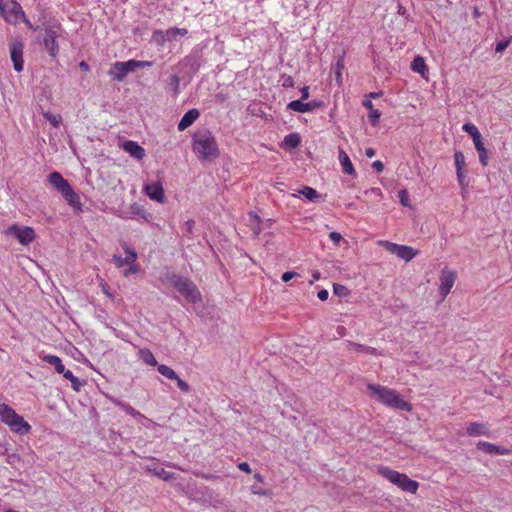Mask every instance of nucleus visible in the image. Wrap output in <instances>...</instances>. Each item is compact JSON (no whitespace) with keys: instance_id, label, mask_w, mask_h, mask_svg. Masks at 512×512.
Segmentation results:
<instances>
[{"instance_id":"nucleus-1","label":"nucleus","mask_w":512,"mask_h":512,"mask_svg":"<svg viewBox=\"0 0 512 512\" xmlns=\"http://www.w3.org/2000/svg\"><path fill=\"white\" fill-rule=\"evenodd\" d=\"M163 281L173 286L189 303L195 304L202 300L198 287L188 277L167 271L163 275Z\"/></svg>"},{"instance_id":"nucleus-2","label":"nucleus","mask_w":512,"mask_h":512,"mask_svg":"<svg viewBox=\"0 0 512 512\" xmlns=\"http://www.w3.org/2000/svg\"><path fill=\"white\" fill-rule=\"evenodd\" d=\"M367 388L373 398L389 408L403 411H411L412 409L411 404L402 399L396 390L378 384H368Z\"/></svg>"},{"instance_id":"nucleus-3","label":"nucleus","mask_w":512,"mask_h":512,"mask_svg":"<svg viewBox=\"0 0 512 512\" xmlns=\"http://www.w3.org/2000/svg\"><path fill=\"white\" fill-rule=\"evenodd\" d=\"M193 149L202 160H210L219 156L215 137L208 130L199 131L194 134Z\"/></svg>"},{"instance_id":"nucleus-4","label":"nucleus","mask_w":512,"mask_h":512,"mask_svg":"<svg viewBox=\"0 0 512 512\" xmlns=\"http://www.w3.org/2000/svg\"><path fill=\"white\" fill-rule=\"evenodd\" d=\"M0 418L13 432L25 435L31 431L29 423L7 404H0Z\"/></svg>"},{"instance_id":"nucleus-5","label":"nucleus","mask_w":512,"mask_h":512,"mask_svg":"<svg viewBox=\"0 0 512 512\" xmlns=\"http://www.w3.org/2000/svg\"><path fill=\"white\" fill-rule=\"evenodd\" d=\"M379 474L389 480L391 483L399 487L405 492L415 494L418 490L419 483L410 479L406 474L392 470L388 467L381 466L378 469Z\"/></svg>"},{"instance_id":"nucleus-6","label":"nucleus","mask_w":512,"mask_h":512,"mask_svg":"<svg viewBox=\"0 0 512 512\" xmlns=\"http://www.w3.org/2000/svg\"><path fill=\"white\" fill-rule=\"evenodd\" d=\"M152 62L140 61V60H129L126 62H115L109 71V75L119 82L123 81L128 73L134 72L138 68L149 67Z\"/></svg>"},{"instance_id":"nucleus-7","label":"nucleus","mask_w":512,"mask_h":512,"mask_svg":"<svg viewBox=\"0 0 512 512\" xmlns=\"http://www.w3.org/2000/svg\"><path fill=\"white\" fill-rule=\"evenodd\" d=\"M6 234L14 236L19 243L24 246L29 245L36 237L35 231L32 227L19 226L17 224H13L8 227Z\"/></svg>"},{"instance_id":"nucleus-8","label":"nucleus","mask_w":512,"mask_h":512,"mask_svg":"<svg viewBox=\"0 0 512 512\" xmlns=\"http://www.w3.org/2000/svg\"><path fill=\"white\" fill-rule=\"evenodd\" d=\"M380 244L390 253L397 255L399 258L410 261L412 260L417 254L418 251L414 248L406 245H399L390 241H381Z\"/></svg>"},{"instance_id":"nucleus-9","label":"nucleus","mask_w":512,"mask_h":512,"mask_svg":"<svg viewBox=\"0 0 512 512\" xmlns=\"http://www.w3.org/2000/svg\"><path fill=\"white\" fill-rule=\"evenodd\" d=\"M10 48V57L13 62V67L16 72H21L24 69V61H23V49L24 44L18 38H13L9 44Z\"/></svg>"},{"instance_id":"nucleus-10","label":"nucleus","mask_w":512,"mask_h":512,"mask_svg":"<svg viewBox=\"0 0 512 512\" xmlns=\"http://www.w3.org/2000/svg\"><path fill=\"white\" fill-rule=\"evenodd\" d=\"M58 26H49L45 29L43 36V45L51 57H56L59 52V45L57 42Z\"/></svg>"},{"instance_id":"nucleus-11","label":"nucleus","mask_w":512,"mask_h":512,"mask_svg":"<svg viewBox=\"0 0 512 512\" xmlns=\"http://www.w3.org/2000/svg\"><path fill=\"white\" fill-rule=\"evenodd\" d=\"M455 166H456V176L461 186L462 190L465 191L468 187L467 177V169L465 163L464 154L461 151H456L454 154Z\"/></svg>"},{"instance_id":"nucleus-12","label":"nucleus","mask_w":512,"mask_h":512,"mask_svg":"<svg viewBox=\"0 0 512 512\" xmlns=\"http://www.w3.org/2000/svg\"><path fill=\"white\" fill-rule=\"evenodd\" d=\"M455 279L456 275L453 271L447 268H444L441 271L439 292L443 299L450 293V290L454 285Z\"/></svg>"},{"instance_id":"nucleus-13","label":"nucleus","mask_w":512,"mask_h":512,"mask_svg":"<svg viewBox=\"0 0 512 512\" xmlns=\"http://www.w3.org/2000/svg\"><path fill=\"white\" fill-rule=\"evenodd\" d=\"M322 106L323 102L317 100H312L307 103H304L301 100H293L288 103L287 108L295 112L306 113Z\"/></svg>"},{"instance_id":"nucleus-14","label":"nucleus","mask_w":512,"mask_h":512,"mask_svg":"<svg viewBox=\"0 0 512 512\" xmlns=\"http://www.w3.org/2000/svg\"><path fill=\"white\" fill-rule=\"evenodd\" d=\"M144 191L146 195L154 201L159 203H164L165 201V193L161 183L155 182L145 185Z\"/></svg>"},{"instance_id":"nucleus-15","label":"nucleus","mask_w":512,"mask_h":512,"mask_svg":"<svg viewBox=\"0 0 512 512\" xmlns=\"http://www.w3.org/2000/svg\"><path fill=\"white\" fill-rule=\"evenodd\" d=\"M121 147L131 157L137 160H142L146 155L145 149L142 146H140L137 142L132 140L124 141Z\"/></svg>"},{"instance_id":"nucleus-16","label":"nucleus","mask_w":512,"mask_h":512,"mask_svg":"<svg viewBox=\"0 0 512 512\" xmlns=\"http://www.w3.org/2000/svg\"><path fill=\"white\" fill-rule=\"evenodd\" d=\"M123 249H124L125 253L127 254L126 257L122 258L121 256H117V255L113 256V261L117 265V267H122L126 264L127 265L134 264V262L137 259L136 251L133 248L129 247L126 243H124Z\"/></svg>"},{"instance_id":"nucleus-17","label":"nucleus","mask_w":512,"mask_h":512,"mask_svg":"<svg viewBox=\"0 0 512 512\" xmlns=\"http://www.w3.org/2000/svg\"><path fill=\"white\" fill-rule=\"evenodd\" d=\"M48 181L61 194L70 184L59 172H52L48 175Z\"/></svg>"},{"instance_id":"nucleus-18","label":"nucleus","mask_w":512,"mask_h":512,"mask_svg":"<svg viewBox=\"0 0 512 512\" xmlns=\"http://www.w3.org/2000/svg\"><path fill=\"white\" fill-rule=\"evenodd\" d=\"M199 116H200V113L195 108L187 111L178 123L179 131H184L185 129H187L198 119Z\"/></svg>"},{"instance_id":"nucleus-19","label":"nucleus","mask_w":512,"mask_h":512,"mask_svg":"<svg viewBox=\"0 0 512 512\" xmlns=\"http://www.w3.org/2000/svg\"><path fill=\"white\" fill-rule=\"evenodd\" d=\"M61 195L64 197V199L67 201V203L78 210H82V204L80 202L79 195L72 189L71 186H69L66 190H64Z\"/></svg>"},{"instance_id":"nucleus-20","label":"nucleus","mask_w":512,"mask_h":512,"mask_svg":"<svg viewBox=\"0 0 512 512\" xmlns=\"http://www.w3.org/2000/svg\"><path fill=\"white\" fill-rule=\"evenodd\" d=\"M339 160L342 166L343 171L346 174L353 175L355 173V169L353 167V164L347 155V153L343 149H339Z\"/></svg>"},{"instance_id":"nucleus-21","label":"nucleus","mask_w":512,"mask_h":512,"mask_svg":"<svg viewBox=\"0 0 512 512\" xmlns=\"http://www.w3.org/2000/svg\"><path fill=\"white\" fill-rule=\"evenodd\" d=\"M411 69L421 74L423 78H427L428 68L423 57L416 56L411 63Z\"/></svg>"},{"instance_id":"nucleus-22","label":"nucleus","mask_w":512,"mask_h":512,"mask_svg":"<svg viewBox=\"0 0 512 512\" xmlns=\"http://www.w3.org/2000/svg\"><path fill=\"white\" fill-rule=\"evenodd\" d=\"M473 143L475 145V149L477 150V152L479 154L480 163L483 166H487L488 165V154H487L486 148L484 147V143L482 141V136L480 138H477L476 140H474Z\"/></svg>"},{"instance_id":"nucleus-23","label":"nucleus","mask_w":512,"mask_h":512,"mask_svg":"<svg viewBox=\"0 0 512 512\" xmlns=\"http://www.w3.org/2000/svg\"><path fill=\"white\" fill-rule=\"evenodd\" d=\"M147 470L151 472L153 475L168 481L175 478V474L173 472L166 471L165 469L158 466H147Z\"/></svg>"},{"instance_id":"nucleus-24","label":"nucleus","mask_w":512,"mask_h":512,"mask_svg":"<svg viewBox=\"0 0 512 512\" xmlns=\"http://www.w3.org/2000/svg\"><path fill=\"white\" fill-rule=\"evenodd\" d=\"M467 434L470 436L488 435V429L484 424L472 422L467 427Z\"/></svg>"},{"instance_id":"nucleus-25","label":"nucleus","mask_w":512,"mask_h":512,"mask_svg":"<svg viewBox=\"0 0 512 512\" xmlns=\"http://www.w3.org/2000/svg\"><path fill=\"white\" fill-rule=\"evenodd\" d=\"M477 448L489 454H504L506 452V450L501 448L500 446H496L492 443L482 441L477 444Z\"/></svg>"},{"instance_id":"nucleus-26","label":"nucleus","mask_w":512,"mask_h":512,"mask_svg":"<svg viewBox=\"0 0 512 512\" xmlns=\"http://www.w3.org/2000/svg\"><path fill=\"white\" fill-rule=\"evenodd\" d=\"M112 402L114 405L121 408L123 411L133 417H144L139 411L135 410L132 406L119 399H112Z\"/></svg>"},{"instance_id":"nucleus-27","label":"nucleus","mask_w":512,"mask_h":512,"mask_svg":"<svg viewBox=\"0 0 512 512\" xmlns=\"http://www.w3.org/2000/svg\"><path fill=\"white\" fill-rule=\"evenodd\" d=\"M42 359H43V361L53 365L57 373L61 374L62 372H64L65 367L62 364V361H61V359L58 356H56V355H44L42 357Z\"/></svg>"},{"instance_id":"nucleus-28","label":"nucleus","mask_w":512,"mask_h":512,"mask_svg":"<svg viewBox=\"0 0 512 512\" xmlns=\"http://www.w3.org/2000/svg\"><path fill=\"white\" fill-rule=\"evenodd\" d=\"M139 356H140V359L147 365H150V366L158 365L157 360L155 359L153 353L147 348L139 350Z\"/></svg>"},{"instance_id":"nucleus-29","label":"nucleus","mask_w":512,"mask_h":512,"mask_svg":"<svg viewBox=\"0 0 512 512\" xmlns=\"http://www.w3.org/2000/svg\"><path fill=\"white\" fill-rule=\"evenodd\" d=\"M299 193L312 202H317L320 198L319 193L314 188L309 186H304L301 190H299Z\"/></svg>"},{"instance_id":"nucleus-30","label":"nucleus","mask_w":512,"mask_h":512,"mask_svg":"<svg viewBox=\"0 0 512 512\" xmlns=\"http://www.w3.org/2000/svg\"><path fill=\"white\" fill-rule=\"evenodd\" d=\"M301 138L298 133H291L285 136L284 145L290 148H296L300 145Z\"/></svg>"},{"instance_id":"nucleus-31","label":"nucleus","mask_w":512,"mask_h":512,"mask_svg":"<svg viewBox=\"0 0 512 512\" xmlns=\"http://www.w3.org/2000/svg\"><path fill=\"white\" fill-rule=\"evenodd\" d=\"M348 348L354 349L357 352H365L370 355L376 354V349L370 346H365L363 344L355 343V342H348Z\"/></svg>"},{"instance_id":"nucleus-32","label":"nucleus","mask_w":512,"mask_h":512,"mask_svg":"<svg viewBox=\"0 0 512 512\" xmlns=\"http://www.w3.org/2000/svg\"><path fill=\"white\" fill-rule=\"evenodd\" d=\"M158 372L168 379H178V375L175 373V371L167 365H158Z\"/></svg>"},{"instance_id":"nucleus-33","label":"nucleus","mask_w":512,"mask_h":512,"mask_svg":"<svg viewBox=\"0 0 512 512\" xmlns=\"http://www.w3.org/2000/svg\"><path fill=\"white\" fill-rule=\"evenodd\" d=\"M10 6L11 7L8 11L15 17L16 20L19 17H23V18L25 17L24 11L18 2L11 0Z\"/></svg>"},{"instance_id":"nucleus-34","label":"nucleus","mask_w":512,"mask_h":512,"mask_svg":"<svg viewBox=\"0 0 512 512\" xmlns=\"http://www.w3.org/2000/svg\"><path fill=\"white\" fill-rule=\"evenodd\" d=\"M188 33L185 28H171L166 31L168 40H175L177 36H185Z\"/></svg>"},{"instance_id":"nucleus-35","label":"nucleus","mask_w":512,"mask_h":512,"mask_svg":"<svg viewBox=\"0 0 512 512\" xmlns=\"http://www.w3.org/2000/svg\"><path fill=\"white\" fill-rule=\"evenodd\" d=\"M462 129L471 136L473 141L481 137V134L478 131L477 127L472 123L464 124Z\"/></svg>"},{"instance_id":"nucleus-36","label":"nucleus","mask_w":512,"mask_h":512,"mask_svg":"<svg viewBox=\"0 0 512 512\" xmlns=\"http://www.w3.org/2000/svg\"><path fill=\"white\" fill-rule=\"evenodd\" d=\"M131 212L132 214L137 215L146 221H149V217L151 216L149 213L146 212V210L143 207L137 204H133L131 206Z\"/></svg>"},{"instance_id":"nucleus-37","label":"nucleus","mask_w":512,"mask_h":512,"mask_svg":"<svg viewBox=\"0 0 512 512\" xmlns=\"http://www.w3.org/2000/svg\"><path fill=\"white\" fill-rule=\"evenodd\" d=\"M333 292L340 298L347 297L350 294L349 289L341 284H333Z\"/></svg>"},{"instance_id":"nucleus-38","label":"nucleus","mask_w":512,"mask_h":512,"mask_svg":"<svg viewBox=\"0 0 512 512\" xmlns=\"http://www.w3.org/2000/svg\"><path fill=\"white\" fill-rule=\"evenodd\" d=\"M44 118L51 123L54 127H58L61 122V116L59 114H52L50 112L44 113Z\"/></svg>"},{"instance_id":"nucleus-39","label":"nucleus","mask_w":512,"mask_h":512,"mask_svg":"<svg viewBox=\"0 0 512 512\" xmlns=\"http://www.w3.org/2000/svg\"><path fill=\"white\" fill-rule=\"evenodd\" d=\"M380 116H381V112L377 109L371 110L368 113L369 121L373 126H375L379 123Z\"/></svg>"},{"instance_id":"nucleus-40","label":"nucleus","mask_w":512,"mask_h":512,"mask_svg":"<svg viewBox=\"0 0 512 512\" xmlns=\"http://www.w3.org/2000/svg\"><path fill=\"white\" fill-rule=\"evenodd\" d=\"M168 83L170 86L173 87L174 94L175 95L178 94L179 85H180V78L178 77V75H176V74L171 75Z\"/></svg>"},{"instance_id":"nucleus-41","label":"nucleus","mask_w":512,"mask_h":512,"mask_svg":"<svg viewBox=\"0 0 512 512\" xmlns=\"http://www.w3.org/2000/svg\"><path fill=\"white\" fill-rule=\"evenodd\" d=\"M398 196H399V199H400V202L403 206L405 207H409L410 206V203H409V195H408V192L407 190L403 189V190H400L398 192Z\"/></svg>"},{"instance_id":"nucleus-42","label":"nucleus","mask_w":512,"mask_h":512,"mask_svg":"<svg viewBox=\"0 0 512 512\" xmlns=\"http://www.w3.org/2000/svg\"><path fill=\"white\" fill-rule=\"evenodd\" d=\"M344 68V64H343V60L342 59H338L336 64H335V75H336V80L337 82H341V70Z\"/></svg>"},{"instance_id":"nucleus-43","label":"nucleus","mask_w":512,"mask_h":512,"mask_svg":"<svg viewBox=\"0 0 512 512\" xmlns=\"http://www.w3.org/2000/svg\"><path fill=\"white\" fill-rule=\"evenodd\" d=\"M281 80H282V86L285 88H290V87L294 86V80L290 75H286V74L282 75Z\"/></svg>"},{"instance_id":"nucleus-44","label":"nucleus","mask_w":512,"mask_h":512,"mask_svg":"<svg viewBox=\"0 0 512 512\" xmlns=\"http://www.w3.org/2000/svg\"><path fill=\"white\" fill-rule=\"evenodd\" d=\"M177 381V386L178 388L182 391V392H185V393H188L190 392L191 388L189 386V384L182 380L179 376H178V379H175Z\"/></svg>"},{"instance_id":"nucleus-45","label":"nucleus","mask_w":512,"mask_h":512,"mask_svg":"<svg viewBox=\"0 0 512 512\" xmlns=\"http://www.w3.org/2000/svg\"><path fill=\"white\" fill-rule=\"evenodd\" d=\"M510 42H511V38L498 42L496 44L495 51L497 53L503 52L509 46Z\"/></svg>"},{"instance_id":"nucleus-46","label":"nucleus","mask_w":512,"mask_h":512,"mask_svg":"<svg viewBox=\"0 0 512 512\" xmlns=\"http://www.w3.org/2000/svg\"><path fill=\"white\" fill-rule=\"evenodd\" d=\"M297 276H299L298 273L293 272V271H287V272L282 274V281L283 282H288V281H290L291 279H293V278H295Z\"/></svg>"},{"instance_id":"nucleus-47","label":"nucleus","mask_w":512,"mask_h":512,"mask_svg":"<svg viewBox=\"0 0 512 512\" xmlns=\"http://www.w3.org/2000/svg\"><path fill=\"white\" fill-rule=\"evenodd\" d=\"M11 0H0V13L4 14L10 9Z\"/></svg>"},{"instance_id":"nucleus-48","label":"nucleus","mask_w":512,"mask_h":512,"mask_svg":"<svg viewBox=\"0 0 512 512\" xmlns=\"http://www.w3.org/2000/svg\"><path fill=\"white\" fill-rule=\"evenodd\" d=\"M329 238L338 245L340 241L342 240V235L336 231H333L329 234Z\"/></svg>"},{"instance_id":"nucleus-49","label":"nucleus","mask_w":512,"mask_h":512,"mask_svg":"<svg viewBox=\"0 0 512 512\" xmlns=\"http://www.w3.org/2000/svg\"><path fill=\"white\" fill-rule=\"evenodd\" d=\"M372 168L377 173H381L384 170V164L380 160H376L372 163Z\"/></svg>"},{"instance_id":"nucleus-50","label":"nucleus","mask_w":512,"mask_h":512,"mask_svg":"<svg viewBox=\"0 0 512 512\" xmlns=\"http://www.w3.org/2000/svg\"><path fill=\"white\" fill-rule=\"evenodd\" d=\"M195 226V221L192 220V219H189L188 221H186L185 223V227H186V232L189 234V235H192L193 234V228Z\"/></svg>"},{"instance_id":"nucleus-51","label":"nucleus","mask_w":512,"mask_h":512,"mask_svg":"<svg viewBox=\"0 0 512 512\" xmlns=\"http://www.w3.org/2000/svg\"><path fill=\"white\" fill-rule=\"evenodd\" d=\"M71 384H72V388L75 391H77V392L80 391L82 383L80 382V380L77 377L74 379H71Z\"/></svg>"},{"instance_id":"nucleus-52","label":"nucleus","mask_w":512,"mask_h":512,"mask_svg":"<svg viewBox=\"0 0 512 512\" xmlns=\"http://www.w3.org/2000/svg\"><path fill=\"white\" fill-rule=\"evenodd\" d=\"M317 296L321 301H326L328 299L329 292L326 289H322L318 292Z\"/></svg>"},{"instance_id":"nucleus-53","label":"nucleus","mask_w":512,"mask_h":512,"mask_svg":"<svg viewBox=\"0 0 512 512\" xmlns=\"http://www.w3.org/2000/svg\"><path fill=\"white\" fill-rule=\"evenodd\" d=\"M301 101L302 100H307L309 98V87L308 86H304L303 88H301Z\"/></svg>"},{"instance_id":"nucleus-54","label":"nucleus","mask_w":512,"mask_h":512,"mask_svg":"<svg viewBox=\"0 0 512 512\" xmlns=\"http://www.w3.org/2000/svg\"><path fill=\"white\" fill-rule=\"evenodd\" d=\"M238 468H239L241 471H244V472H247V473H250V472H251L250 465H249L247 462H241V463L238 465Z\"/></svg>"},{"instance_id":"nucleus-55","label":"nucleus","mask_w":512,"mask_h":512,"mask_svg":"<svg viewBox=\"0 0 512 512\" xmlns=\"http://www.w3.org/2000/svg\"><path fill=\"white\" fill-rule=\"evenodd\" d=\"M138 270H139L138 265H133V266H131L130 268H128L127 270H125L124 275H125V276H128L130 273H136V272H138Z\"/></svg>"},{"instance_id":"nucleus-56","label":"nucleus","mask_w":512,"mask_h":512,"mask_svg":"<svg viewBox=\"0 0 512 512\" xmlns=\"http://www.w3.org/2000/svg\"><path fill=\"white\" fill-rule=\"evenodd\" d=\"M61 374H63L64 378H66V379H68L70 381H71V379L76 378V376H74L73 373L70 370H65L64 369V372H62Z\"/></svg>"},{"instance_id":"nucleus-57","label":"nucleus","mask_w":512,"mask_h":512,"mask_svg":"<svg viewBox=\"0 0 512 512\" xmlns=\"http://www.w3.org/2000/svg\"><path fill=\"white\" fill-rule=\"evenodd\" d=\"M254 218L257 221V226L253 228V231H254V233L256 235H258L260 233V231H261L260 226H259L261 220H260V218L257 215H254Z\"/></svg>"},{"instance_id":"nucleus-58","label":"nucleus","mask_w":512,"mask_h":512,"mask_svg":"<svg viewBox=\"0 0 512 512\" xmlns=\"http://www.w3.org/2000/svg\"><path fill=\"white\" fill-rule=\"evenodd\" d=\"M363 106L367 108L369 111L374 110L373 104L369 99L363 101Z\"/></svg>"},{"instance_id":"nucleus-59","label":"nucleus","mask_w":512,"mask_h":512,"mask_svg":"<svg viewBox=\"0 0 512 512\" xmlns=\"http://www.w3.org/2000/svg\"><path fill=\"white\" fill-rule=\"evenodd\" d=\"M375 150L373 148H367L365 150V155L368 157V158H372L374 155H375Z\"/></svg>"},{"instance_id":"nucleus-60","label":"nucleus","mask_w":512,"mask_h":512,"mask_svg":"<svg viewBox=\"0 0 512 512\" xmlns=\"http://www.w3.org/2000/svg\"><path fill=\"white\" fill-rule=\"evenodd\" d=\"M252 491L254 494H259V495H264V496H267L270 494L268 491L262 490V489L256 490L255 488H253Z\"/></svg>"},{"instance_id":"nucleus-61","label":"nucleus","mask_w":512,"mask_h":512,"mask_svg":"<svg viewBox=\"0 0 512 512\" xmlns=\"http://www.w3.org/2000/svg\"><path fill=\"white\" fill-rule=\"evenodd\" d=\"M79 67L82 70H84V71H88L89 70V65L85 61H81L80 64H79Z\"/></svg>"},{"instance_id":"nucleus-62","label":"nucleus","mask_w":512,"mask_h":512,"mask_svg":"<svg viewBox=\"0 0 512 512\" xmlns=\"http://www.w3.org/2000/svg\"><path fill=\"white\" fill-rule=\"evenodd\" d=\"M473 15H474V17H476V18L480 17L481 12L479 11V9H478L477 7H475V8H474V10H473Z\"/></svg>"},{"instance_id":"nucleus-63","label":"nucleus","mask_w":512,"mask_h":512,"mask_svg":"<svg viewBox=\"0 0 512 512\" xmlns=\"http://www.w3.org/2000/svg\"><path fill=\"white\" fill-rule=\"evenodd\" d=\"M312 276H313V279H314V280H319V279H320L321 274H320V272H319V271H315V272H313Z\"/></svg>"},{"instance_id":"nucleus-64","label":"nucleus","mask_w":512,"mask_h":512,"mask_svg":"<svg viewBox=\"0 0 512 512\" xmlns=\"http://www.w3.org/2000/svg\"><path fill=\"white\" fill-rule=\"evenodd\" d=\"M254 478L258 481V482H263V476L259 473H256L254 475Z\"/></svg>"}]
</instances>
